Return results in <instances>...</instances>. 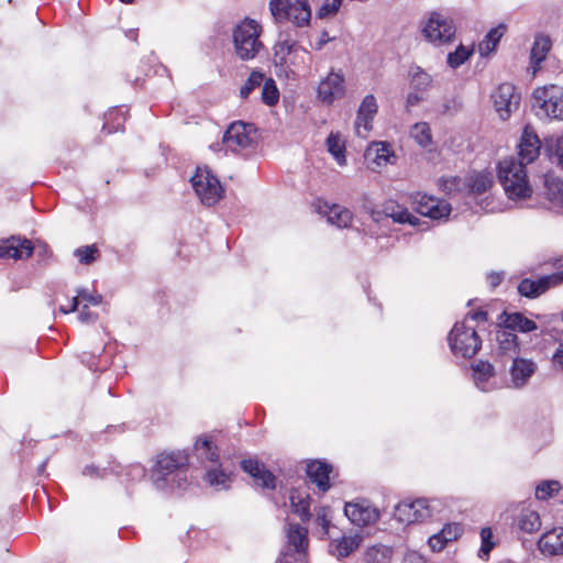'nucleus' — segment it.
Instances as JSON below:
<instances>
[{"instance_id": "f257e3e1", "label": "nucleus", "mask_w": 563, "mask_h": 563, "mask_svg": "<svg viewBox=\"0 0 563 563\" xmlns=\"http://www.w3.org/2000/svg\"><path fill=\"white\" fill-rule=\"evenodd\" d=\"M498 179L510 199H525L532 192L526 165L512 156L499 162Z\"/></svg>"}, {"instance_id": "f03ea898", "label": "nucleus", "mask_w": 563, "mask_h": 563, "mask_svg": "<svg viewBox=\"0 0 563 563\" xmlns=\"http://www.w3.org/2000/svg\"><path fill=\"white\" fill-rule=\"evenodd\" d=\"M531 108L539 119L563 120V88L553 84L536 88Z\"/></svg>"}, {"instance_id": "7ed1b4c3", "label": "nucleus", "mask_w": 563, "mask_h": 563, "mask_svg": "<svg viewBox=\"0 0 563 563\" xmlns=\"http://www.w3.org/2000/svg\"><path fill=\"white\" fill-rule=\"evenodd\" d=\"M262 26L252 19H244L233 30V44L238 57L242 60H250L263 48L260 41Z\"/></svg>"}, {"instance_id": "20e7f679", "label": "nucleus", "mask_w": 563, "mask_h": 563, "mask_svg": "<svg viewBox=\"0 0 563 563\" xmlns=\"http://www.w3.org/2000/svg\"><path fill=\"white\" fill-rule=\"evenodd\" d=\"M309 52L298 44L297 41L289 37L278 38L274 45V64L279 73L289 76L295 74L306 64Z\"/></svg>"}, {"instance_id": "39448f33", "label": "nucleus", "mask_w": 563, "mask_h": 563, "mask_svg": "<svg viewBox=\"0 0 563 563\" xmlns=\"http://www.w3.org/2000/svg\"><path fill=\"white\" fill-rule=\"evenodd\" d=\"M451 351L456 356L473 357L482 346V340L473 324L456 322L448 336Z\"/></svg>"}, {"instance_id": "423d86ee", "label": "nucleus", "mask_w": 563, "mask_h": 563, "mask_svg": "<svg viewBox=\"0 0 563 563\" xmlns=\"http://www.w3.org/2000/svg\"><path fill=\"white\" fill-rule=\"evenodd\" d=\"M286 544L276 563H308V531L299 525H288Z\"/></svg>"}, {"instance_id": "0eeeda50", "label": "nucleus", "mask_w": 563, "mask_h": 563, "mask_svg": "<svg viewBox=\"0 0 563 563\" xmlns=\"http://www.w3.org/2000/svg\"><path fill=\"white\" fill-rule=\"evenodd\" d=\"M269 10L277 21H291L297 26L307 25L311 18L308 0H271Z\"/></svg>"}, {"instance_id": "6e6552de", "label": "nucleus", "mask_w": 563, "mask_h": 563, "mask_svg": "<svg viewBox=\"0 0 563 563\" xmlns=\"http://www.w3.org/2000/svg\"><path fill=\"white\" fill-rule=\"evenodd\" d=\"M190 181L196 195L205 206H214L221 199L223 188L208 167H197Z\"/></svg>"}, {"instance_id": "1a4fd4ad", "label": "nucleus", "mask_w": 563, "mask_h": 563, "mask_svg": "<svg viewBox=\"0 0 563 563\" xmlns=\"http://www.w3.org/2000/svg\"><path fill=\"white\" fill-rule=\"evenodd\" d=\"M422 34L428 42L440 46L452 42L455 35V25L449 16L440 12H432L422 29Z\"/></svg>"}, {"instance_id": "9d476101", "label": "nucleus", "mask_w": 563, "mask_h": 563, "mask_svg": "<svg viewBox=\"0 0 563 563\" xmlns=\"http://www.w3.org/2000/svg\"><path fill=\"white\" fill-rule=\"evenodd\" d=\"M556 272L544 275L538 279L525 278L518 285V292L527 298H537L550 288L556 287L563 283V260L554 263Z\"/></svg>"}, {"instance_id": "9b49d317", "label": "nucleus", "mask_w": 563, "mask_h": 563, "mask_svg": "<svg viewBox=\"0 0 563 563\" xmlns=\"http://www.w3.org/2000/svg\"><path fill=\"white\" fill-rule=\"evenodd\" d=\"M434 507L427 499L401 501L395 507L394 517L401 523L423 522L433 517Z\"/></svg>"}, {"instance_id": "f8f14e48", "label": "nucleus", "mask_w": 563, "mask_h": 563, "mask_svg": "<svg viewBox=\"0 0 563 563\" xmlns=\"http://www.w3.org/2000/svg\"><path fill=\"white\" fill-rule=\"evenodd\" d=\"M345 95V78L341 70H331L322 78L317 88L318 99L327 104H332L335 100L343 98Z\"/></svg>"}, {"instance_id": "ddd939ff", "label": "nucleus", "mask_w": 563, "mask_h": 563, "mask_svg": "<svg viewBox=\"0 0 563 563\" xmlns=\"http://www.w3.org/2000/svg\"><path fill=\"white\" fill-rule=\"evenodd\" d=\"M492 98L494 108L501 120L509 119L520 103V95L516 92V87L509 82L500 84Z\"/></svg>"}, {"instance_id": "4468645a", "label": "nucleus", "mask_w": 563, "mask_h": 563, "mask_svg": "<svg viewBox=\"0 0 563 563\" xmlns=\"http://www.w3.org/2000/svg\"><path fill=\"white\" fill-rule=\"evenodd\" d=\"M251 132H253L252 124H245L241 121L231 123L223 135L227 150L238 153L247 148L252 143Z\"/></svg>"}, {"instance_id": "2eb2a0df", "label": "nucleus", "mask_w": 563, "mask_h": 563, "mask_svg": "<svg viewBox=\"0 0 563 563\" xmlns=\"http://www.w3.org/2000/svg\"><path fill=\"white\" fill-rule=\"evenodd\" d=\"M344 514L352 523L360 527L372 525L379 518V511L366 500L346 503Z\"/></svg>"}, {"instance_id": "dca6fc26", "label": "nucleus", "mask_w": 563, "mask_h": 563, "mask_svg": "<svg viewBox=\"0 0 563 563\" xmlns=\"http://www.w3.org/2000/svg\"><path fill=\"white\" fill-rule=\"evenodd\" d=\"M415 205L418 213L434 220L446 218L451 212V206L446 201L432 196L418 194L415 197Z\"/></svg>"}, {"instance_id": "f3484780", "label": "nucleus", "mask_w": 563, "mask_h": 563, "mask_svg": "<svg viewBox=\"0 0 563 563\" xmlns=\"http://www.w3.org/2000/svg\"><path fill=\"white\" fill-rule=\"evenodd\" d=\"M33 253V245L30 240L12 235L0 241V257L23 260L29 258Z\"/></svg>"}, {"instance_id": "a211bd4d", "label": "nucleus", "mask_w": 563, "mask_h": 563, "mask_svg": "<svg viewBox=\"0 0 563 563\" xmlns=\"http://www.w3.org/2000/svg\"><path fill=\"white\" fill-rule=\"evenodd\" d=\"M378 106L374 95H367L363 99L355 120V131L361 137H366L372 130V121L377 113Z\"/></svg>"}, {"instance_id": "6ab92c4d", "label": "nucleus", "mask_w": 563, "mask_h": 563, "mask_svg": "<svg viewBox=\"0 0 563 563\" xmlns=\"http://www.w3.org/2000/svg\"><path fill=\"white\" fill-rule=\"evenodd\" d=\"M518 148L519 159L517 161L525 165L532 163L540 154L541 141L529 125L523 129Z\"/></svg>"}, {"instance_id": "aec40b11", "label": "nucleus", "mask_w": 563, "mask_h": 563, "mask_svg": "<svg viewBox=\"0 0 563 563\" xmlns=\"http://www.w3.org/2000/svg\"><path fill=\"white\" fill-rule=\"evenodd\" d=\"M241 468L251 475L262 487L274 489L275 476L264 464L255 459H245L241 461Z\"/></svg>"}, {"instance_id": "412c9836", "label": "nucleus", "mask_w": 563, "mask_h": 563, "mask_svg": "<svg viewBox=\"0 0 563 563\" xmlns=\"http://www.w3.org/2000/svg\"><path fill=\"white\" fill-rule=\"evenodd\" d=\"M538 549L543 555H563V528H553L538 540Z\"/></svg>"}, {"instance_id": "4be33fe9", "label": "nucleus", "mask_w": 563, "mask_h": 563, "mask_svg": "<svg viewBox=\"0 0 563 563\" xmlns=\"http://www.w3.org/2000/svg\"><path fill=\"white\" fill-rule=\"evenodd\" d=\"M537 364L531 360L515 357L510 367V377L514 387H523L534 374Z\"/></svg>"}, {"instance_id": "5701e85b", "label": "nucleus", "mask_w": 563, "mask_h": 563, "mask_svg": "<svg viewBox=\"0 0 563 563\" xmlns=\"http://www.w3.org/2000/svg\"><path fill=\"white\" fill-rule=\"evenodd\" d=\"M332 466L320 461H311L307 464L306 473L309 479L317 485L319 490L327 492L330 488V473Z\"/></svg>"}, {"instance_id": "b1692460", "label": "nucleus", "mask_w": 563, "mask_h": 563, "mask_svg": "<svg viewBox=\"0 0 563 563\" xmlns=\"http://www.w3.org/2000/svg\"><path fill=\"white\" fill-rule=\"evenodd\" d=\"M320 212L324 213L328 218V222L336 225L338 228H347L353 219L352 212L339 205L329 206L328 203H323V206L319 207Z\"/></svg>"}, {"instance_id": "393cba45", "label": "nucleus", "mask_w": 563, "mask_h": 563, "mask_svg": "<svg viewBox=\"0 0 563 563\" xmlns=\"http://www.w3.org/2000/svg\"><path fill=\"white\" fill-rule=\"evenodd\" d=\"M394 154L389 144L385 142H374L365 151V159L372 162L376 167H382L391 163Z\"/></svg>"}, {"instance_id": "a878e982", "label": "nucleus", "mask_w": 563, "mask_h": 563, "mask_svg": "<svg viewBox=\"0 0 563 563\" xmlns=\"http://www.w3.org/2000/svg\"><path fill=\"white\" fill-rule=\"evenodd\" d=\"M498 343V353L501 355L515 356L519 353L518 336L505 327H500L496 332Z\"/></svg>"}, {"instance_id": "bb28decb", "label": "nucleus", "mask_w": 563, "mask_h": 563, "mask_svg": "<svg viewBox=\"0 0 563 563\" xmlns=\"http://www.w3.org/2000/svg\"><path fill=\"white\" fill-rule=\"evenodd\" d=\"M503 316L505 317L503 327H505L506 329L514 333L517 330L523 333H528L537 329L536 322L533 320L526 318L520 312H504Z\"/></svg>"}, {"instance_id": "cd10ccee", "label": "nucleus", "mask_w": 563, "mask_h": 563, "mask_svg": "<svg viewBox=\"0 0 563 563\" xmlns=\"http://www.w3.org/2000/svg\"><path fill=\"white\" fill-rule=\"evenodd\" d=\"M187 463V456L181 453L161 454L156 462L157 472L162 475L173 473Z\"/></svg>"}, {"instance_id": "c85d7f7f", "label": "nucleus", "mask_w": 563, "mask_h": 563, "mask_svg": "<svg viewBox=\"0 0 563 563\" xmlns=\"http://www.w3.org/2000/svg\"><path fill=\"white\" fill-rule=\"evenodd\" d=\"M383 212L386 217L391 218L398 223L416 224L417 218L412 216L406 208L399 206L397 202L389 200L384 203Z\"/></svg>"}, {"instance_id": "c756f323", "label": "nucleus", "mask_w": 563, "mask_h": 563, "mask_svg": "<svg viewBox=\"0 0 563 563\" xmlns=\"http://www.w3.org/2000/svg\"><path fill=\"white\" fill-rule=\"evenodd\" d=\"M195 451L200 459L214 463L219 460V450L213 445L211 435L199 437L195 443Z\"/></svg>"}, {"instance_id": "7c9ffc66", "label": "nucleus", "mask_w": 563, "mask_h": 563, "mask_svg": "<svg viewBox=\"0 0 563 563\" xmlns=\"http://www.w3.org/2000/svg\"><path fill=\"white\" fill-rule=\"evenodd\" d=\"M474 382L481 390H487L486 383L495 376L494 366L486 361H478L473 366Z\"/></svg>"}, {"instance_id": "2f4dec72", "label": "nucleus", "mask_w": 563, "mask_h": 563, "mask_svg": "<svg viewBox=\"0 0 563 563\" xmlns=\"http://www.w3.org/2000/svg\"><path fill=\"white\" fill-rule=\"evenodd\" d=\"M358 547V540L355 537H343L330 543L329 552L338 559L349 556Z\"/></svg>"}, {"instance_id": "473e14b6", "label": "nucleus", "mask_w": 563, "mask_h": 563, "mask_svg": "<svg viewBox=\"0 0 563 563\" xmlns=\"http://www.w3.org/2000/svg\"><path fill=\"white\" fill-rule=\"evenodd\" d=\"M310 496L306 494L302 496L299 492L292 490L290 494V505L292 508V511L299 516V518L307 522L309 521L311 515L309 511L310 508Z\"/></svg>"}, {"instance_id": "72a5a7b5", "label": "nucleus", "mask_w": 563, "mask_h": 563, "mask_svg": "<svg viewBox=\"0 0 563 563\" xmlns=\"http://www.w3.org/2000/svg\"><path fill=\"white\" fill-rule=\"evenodd\" d=\"M393 550L390 547L384 544H375L368 547L364 552L365 563H389L391 560Z\"/></svg>"}, {"instance_id": "f704fd0d", "label": "nucleus", "mask_w": 563, "mask_h": 563, "mask_svg": "<svg viewBox=\"0 0 563 563\" xmlns=\"http://www.w3.org/2000/svg\"><path fill=\"white\" fill-rule=\"evenodd\" d=\"M551 45L552 43L549 36L543 34L537 35L531 47V60L534 64L543 62L551 48Z\"/></svg>"}, {"instance_id": "c9c22d12", "label": "nucleus", "mask_w": 563, "mask_h": 563, "mask_svg": "<svg viewBox=\"0 0 563 563\" xmlns=\"http://www.w3.org/2000/svg\"><path fill=\"white\" fill-rule=\"evenodd\" d=\"M505 26L499 25L495 29H492L485 36V38L479 43L478 51L481 55H488L492 53L497 44L499 43L503 34H504Z\"/></svg>"}, {"instance_id": "e433bc0d", "label": "nucleus", "mask_w": 563, "mask_h": 563, "mask_svg": "<svg viewBox=\"0 0 563 563\" xmlns=\"http://www.w3.org/2000/svg\"><path fill=\"white\" fill-rule=\"evenodd\" d=\"M327 147L339 165H345V146L339 133H330V135L327 139Z\"/></svg>"}, {"instance_id": "4c0bfd02", "label": "nucleus", "mask_w": 563, "mask_h": 563, "mask_svg": "<svg viewBox=\"0 0 563 563\" xmlns=\"http://www.w3.org/2000/svg\"><path fill=\"white\" fill-rule=\"evenodd\" d=\"M79 299L82 302H86V305L90 303V305H93V306H97V305L101 303V301H102V297L100 295H98V294H90L87 289H79L78 290V295L73 298L71 305H70L69 308H66L64 306L59 307L60 312L69 313V312L75 311L77 309V307H78Z\"/></svg>"}, {"instance_id": "58836bf2", "label": "nucleus", "mask_w": 563, "mask_h": 563, "mask_svg": "<svg viewBox=\"0 0 563 563\" xmlns=\"http://www.w3.org/2000/svg\"><path fill=\"white\" fill-rule=\"evenodd\" d=\"M519 528L527 533H533L541 527L540 516L533 510H523L519 517Z\"/></svg>"}, {"instance_id": "ea45409f", "label": "nucleus", "mask_w": 563, "mask_h": 563, "mask_svg": "<svg viewBox=\"0 0 563 563\" xmlns=\"http://www.w3.org/2000/svg\"><path fill=\"white\" fill-rule=\"evenodd\" d=\"M206 481L210 486L218 489L229 488L231 475L225 473L221 467L211 468L206 474Z\"/></svg>"}, {"instance_id": "a19ab883", "label": "nucleus", "mask_w": 563, "mask_h": 563, "mask_svg": "<svg viewBox=\"0 0 563 563\" xmlns=\"http://www.w3.org/2000/svg\"><path fill=\"white\" fill-rule=\"evenodd\" d=\"M409 74L416 90L426 91L432 84V77L419 66H412Z\"/></svg>"}, {"instance_id": "79ce46f5", "label": "nucleus", "mask_w": 563, "mask_h": 563, "mask_svg": "<svg viewBox=\"0 0 563 563\" xmlns=\"http://www.w3.org/2000/svg\"><path fill=\"white\" fill-rule=\"evenodd\" d=\"M411 137L422 147H427L432 142L431 130L428 123H416L410 130Z\"/></svg>"}, {"instance_id": "37998d69", "label": "nucleus", "mask_w": 563, "mask_h": 563, "mask_svg": "<svg viewBox=\"0 0 563 563\" xmlns=\"http://www.w3.org/2000/svg\"><path fill=\"white\" fill-rule=\"evenodd\" d=\"M561 489V484L558 481H542L536 487V498L539 500H547L558 494Z\"/></svg>"}, {"instance_id": "c03bdc74", "label": "nucleus", "mask_w": 563, "mask_h": 563, "mask_svg": "<svg viewBox=\"0 0 563 563\" xmlns=\"http://www.w3.org/2000/svg\"><path fill=\"white\" fill-rule=\"evenodd\" d=\"M473 54L472 48H467L463 45H460L454 52L449 53L448 55V65L455 69L464 64Z\"/></svg>"}, {"instance_id": "a18cd8bd", "label": "nucleus", "mask_w": 563, "mask_h": 563, "mask_svg": "<svg viewBox=\"0 0 563 563\" xmlns=\"http://www.w3.org/2000/svg\"><path fill=\"white\" fill-rule=\"evenodd\" d=\"M545 150L551 157H555L558 165L563 168V134L547 140Z\"/></svg>"}, {"instance_id": "49530a36", "label": "nucleus", "mask_w": 563, "mask_h": 563, "mask_svg": "<svg viewBox=\"0 0 563 563\" xmlns=\"http://www.w3.org/2000/svg\"><path fill=\"white\" fill-rule=\"evenodd\" d=\"M264 78L265 76L263 73L256 70L252 71L245 84L240 89L241 98L246 99L255 88L263 84Z\"/></svg>"}, {"instance_id": "de8ad7c7", "label": "nucleus", "mask_w": 563, "mask_h": 563, "mask_svg": "<svg viewBox=\"0 0 563 563\" xmlns=\"http://www.w3.org/2000/svg\"><path fill=\"white\" fill-rule=\"evenodd\" d=\"M493 537V531L489 527H485L481 530L482 545L478 551V556L483 560H487L490 551L495 548Z\"/></svg>"}, {"instance_id": "09e8293b", "label": "nucleus", "mask_w": 563, "mask_h": 563, "mask_svg": "<svg viewBox=\"0 0 563 563\" xmlns=\"http://www.w3.org/2000/svg\"><path fill=\"white\" fill-rule=\"evenodd\" d=\"M262 100L267 106H274L278 102L279 92L273 79L263 81Z\"/></svg>"}, {"instance_id": "8fccbe9b", "label": "nucleus", "mask_w": 563, "mask_h": 563, "mask_svg": "<svg viewBox=\"0 0 563 563\" xmlns=\"http://www.w3.org/2000/svg\"><path fill=\"white\" fill-rule=\"evenodd\" d=\"M493 185L492 177L488 174L479 173L472 177L471 189L473 192H486Z\"/></svg>"}, {"instance_id": "3c124183", "label": "nucleus", "mask_w": 563, "mask_h": 563, "mask_svg": "<svg viewBox=\"0 0 563 563\" xmlns=\"http://www.w3.org/2000/svg\"><path fill=\"white\" fill-rule=\"evenodd\" d=\"M98 249L96 245H86L75 250L74 254L78 257L79 262L85 265L91 264L96 260Z\"/></svg>"}, {"instance_id": "603ef678", "label": "nucleus", "mask_w": 563, "mask_h": 563, "mask_svg": "<svg viewBox=\"0 0 563 563\" xmlns=\"http://www.w3.org/2000/svg\"><path fill=\"white\" fill-rule=\"evenodd\" d=\"M331 521V509L329 507H320L316 514V523L321 528L322 534H329Z\"/></svg>"}, {"instance_id": "864d4df0", "label": "nucleus", "mask_w": 563, "mask_h": 563, "mask_svg": "<svg viewBox=\"0 0 563 563\" xmlns=\"http://www.w3.org/2000/svg\"><path fill=\"white\" fill-rule=\"evenodd\" d=\"M545 186L548 188L550 199L556 201L563 194V180L556 177H547Z\"/></svg>"}, {"instance_id": "5fc2aeb1", "label": "nucleus", "mask_w": 563, "mask_h": 563, "mask_svg": "<svg viewBox=\"0 0 563 563\" xmlns=\"http://www.w3.org/2000/svg\"><path fill=\"white\" fill-rule=\"evenodd\" d=\"M342 1L343 0H324L318 11V16L324 19L334 15L339 11Z\"/></svg>"}, {"instance_id": "6e6d98bb", "label": "nucleus", "mask_w": 563, "mask_h": 563, "mask_svg": "<svg viewBox=\"0 0 563 563\" xmlns=\"http://www.w3.org/2000/svg\"><path fill=\"white\" fill-rule=\"evenodd\" d=\"M462 529L460 525H446L441 531L440 537L444 539V541L450 542L455 540L461 533Z\"/></svg>"}, {"instance_id": "4d7b16f0", "label": "nucleus", "mask_w": 563, "mask_h": 563, "mask_svg": "<svg viewBox=\"0 0 563 563\" xmlns=\"http://www.w3.org/2000/svg\"><path fill=\"white\" fill-rule=\"evenodd\" d=\"M487 319L488 313L484 310H478L475 312H468L463 321L467 322V324H472V322L485 323Z\"/></svg>"}, {"instance_id": "13d9d810", "label": "nucleus", "mask_w": 563, "mask_h": 563, "mask_svg": "<svg viewBox=\"0 0 563 563\" xmlns=\"http://www.w3.org/2000/svg\"><path fill=\"white\" fill-rule=\"evenodd\" d=\"M428 543L432 551H441L448 542L444 541V539L440 537V532H438L429 538Z\"/></svg>"}, {"instance_id": "bf43d9fd", "label": "nucleus", "mask_w": 563, "mask_h": 563, "mask_svg": "<svg viewBox=\"0 0 563 563\" xmlns=\"http://www.w3.org/2000/svg\"><path fill=\"white\" fill-rule=\"evenodd\" d=\"M555 369L563 371V343H560L552 356Z\"/></svg>"}, {"instance_id": "052dcab7", "label": "nucleus", "mask_w": 563, "mask_h": 563, "mask_svg": "<svg viewBox=\"0 0 563 563\" xmlns=\"http://www.w3.org/2000/svg\"><path fill=\"white\" fill-rule=\"evenodd\" d=\"M402 563H427V560L420 553L410 551L404 556Z\"/></svg>"}, {"instance_id": "680f3d73", "label": "nucleus", "mask_w": 563, "mask_h": 563, "mask_svg": "<svg viewBox=\"0 0 563 563\" xmlns=\"http://www.w3.org/2000/svg\"><path fill=\"white\" fill-rule=\"evenodd\" d=\"M334 37H331L329 33L323 30L320 34L318 42L316 43V49L321 51L328 43L332 42Z\"/></svg>"}, {"instance_id": "e2e57ef3", "label": "nucleus", "mask_w": 563, "mask_h": 563, "mask_svg": "<svg viewBox=\"0 0 563 563\" xmlns=\"http://www.w3.org/2000/svg\"><path fill=\"white\" fill-rule=\"evenodd\" d=\"M79 320L82 322V323H87V322H90V321H93L96 319V316H93L89 310H88V306L85 303L82 306V310L80 311L79 316H78Z\"/></svg>"}, {"instance_id": "0e129e2a", "label": "nucleus", "mask_w": 563, "mask_h": 563, "mask_svg": "<svg viewBox=\"0 0 563 563\" xmlns=\"http://www.w3.org/2000/svg\"><path fill=\"white\" fill-rule=\"evenodd\" d=\"M504 278L501 273L492 272L487 275V280L493 288L497 287Z\"/></svg>"}, {"instance_id": "69168bd1", "label": "nucleus", "mask_w": 563, "mask_h": 563, "mask_svg": "<svg viewBox=\"0 0 563 563\" xmlns=\"http://www.w3.org/2000/svg\"><path fill=\"white\" fill-rule=\"evenodd\" d=\"M420 101H421V97L418 93H416V92H411L407 97V107H415Z\"/></svg>"}, {"instance_id": "338daca9", "label": "nucleus", "mask_w": 563, "mask_h": 563, "mask_svg": "<svg viewBox=\"0 0 563 563\" xmlns=\"http://www.w3.org/2000/svg\"><path fill=\"white\" fill-rule=\"evenodd\" d=\"M128 36H129L130 38H133L134 41L136 40V33H135L134 31H130V32L128 33Z\"/></svg>"}, {"instance_id": "774afa93", "label": "nucleus", "mask_w": 563, "mask_h": 563, "mask_svg": "<svg viewBox=\"0 0 563 563\" xmlns=\"http://www.w3.org/2000/svg\"><path fill=\"white\" fill-rule=\"evenodd\" d=\"M44 468H45V462L40 466L38 473H42L44 471Z\"/></svg>"}]
</instances>
